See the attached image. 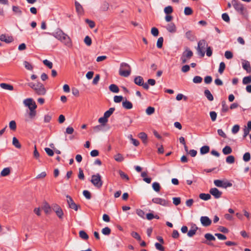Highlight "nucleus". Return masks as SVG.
<instances>
[{
	"instance_id": "obj_1",
	"label": "nucleus",
	"mask_w": 251,
	"mask_h": 251,
	"mask_svg": "<svg viewBox=\"0 0 251 251\" xmlns=\"http://www.w3.org/2000/svg\"><path fill=\"white\" fill-rule=\"evenodd\" d=\"M47 33L53 36L56 39L64 44L66 46L69 48L72 47V42L70 37L60 29L58 28L54 32L51 33Z\"/></svg>"
},
{
	"instance_id": "obj_2",
	"label": "nucleus",
	"mask_w": 251,
	"mask_h": 251,
	"mask_svg": "<svg viewBox=\"0 0 251 251\" xmlns=\"http://www.w3.org/2000/svg\"><path fill=\"white\" fill-rule=\"evenodd\" d=\"M27 85L33 89L35 93L38 95H44L46 93V90L44 86L40 82H38L36 84L30 82L28 83Z\"/></svg>"
},
{
	"instance_id": "obj_3",
	"label": "nucleus",
	"mask_w": 251,
	"mask_h": 251,
	"mask_svg": "<svg viewBox=\"0 0 251 251\" xmlns=\"http://www.w3.org/2000/svg\"><path fill=\"white\" fill-rule=\"evenodd\" d=\"M131 73L130 66L126 63L123 62L120 64L119 75L122 76L127 77Z\"/></svg>"
},
{
	"instance_id": "obj_4",
	"label": "nucleus",
	"mask_w": 251,
	"mask_h": 251,
	"mask_svg": "<svg viewBox=\"0 0 251 251\" xmlns=\"http://www.w3.org/2000/svg\"><path fill=\"white\" fill-rule=\"evenodd\" d=\"M208 47V44L204 40H200L198 44L197 49L198 54L203 57L205 54V49Z\"/></svg>"
},
{
	"instance_id": "obj_5",
	"label": "nucleus",
	"mask_w": 251,
	"mask_h": 251,
	"mask_svg": "<svg viewBox=\"0 0 251 251\" xmlns=\"http://www.w3.org/2000/svg\"><path fill=\"white\" fill-rule=\"evenodd\" d=\"M90 181L97 188H100L103 184L101 176L98 173L92 176Z\"/></svg>"
},
{
	"instance_id": "obj_6",
	"label": "nucleus",
	"mask_w": 251,
	"mask_h": 251,
	"mask_svg": "<svg viewBox=\"0 0 251 251\" xmlns=\"http://www.w3.org/2000/svg\"><path fill=\"white\" fill-rule=\"evenodd\" d=\"M193 55V52L189 48H186L180 57L182 63H186L187 62V60H189Z\"/></svg>"
},
{
	"instance_id": "obj_7",
	"label": "nucleus",
	"mask_w": 251,
	"mask_h": 251,
	"mask_svg": "<svg viewBox=\"0 0 251 251\" xmlns=\"http://www.w3.org/2000/svg\"><path fill=\"white\" fill-rule=\"evenodd\" d=\"M232 6L235 10L239 14H243L245 10V7L243 4L238 1L237 0H232L231 1Z\"/></svg>"
},
{
	"instance_id": "obj_8",
	"label": "nucleus",
	"mask_w": 251,
	"mask_h": 251,
	"mask_svg": "<svg viewBox=\"0 0 251 251\" xmlns=\"http://www.w3.org/2000/svg\"><path fill=\"white\" fill-rule=\"evenodd\" d=\"M152 201L156 204H158L163 206H168L170 202L165 199L159 198H154L152 199Z\"/></svg>"
},
{
	"instance_id": "obj_9",
	"label": "nucleus",
	"mask_w": 251,
	"mask_h": 251,
	"mask_svg": "<svg viewBox=\"0 0 251 251\" xmlns=\"http://www.w3.org/2000/svg\"><path fill=\"white\" fill-rule=\"evenodd\" d=\"M23 103L24 105L25 106L28 107L29 109H32V107H33L34 106L35 107V108H36L37 107V105L35 101H34L33 99L31 98H28L25 99L24 100Z\"/></svg>"
},
{
	"instance_id": "obj_10",
	"label": "nucleus",
	"mask_w": 251,
	"mask_h": 251,
	"mask_svg": "<svg viewBox=\"0 0 251 251\" xmlns=\"http://www.w3.org/2000/svg\"><path fill=\"white\" fill-rule=\"evenodd\" d=\"M67 202L70 208L74 209L75 211H77L78 209L77 205L74 202L72 198L69 195L66 196Z\"/></svg>"
},
{
	"instance_id": "obj_11",
	"label": "nucleus",
	"mask_w": 251,
	"mask_h": 251,
	"mask_svg": "<svg viewBox=\"0 0 251 251\" xmlns=\"http://www.w3.org/2000/svg\"><path fill=\"white\" fill-rule=\"evenodd\" d=\"M209 192L210 194L214 196L215 199L220 198L222 194V192L220 191L216 188H212L210 189Z\"/></svg>"
},
{
	"instance_id": "obj_12",
	"label": "nucleus",
	"mask_w": 251,
	"mask_h": 251,
	"mask_svg": "<svg viewBox=\"0 0 251 251\" xmlns=\"http://www.w3.org/2000/svg\"><path fill=\"white\" fill-rule=\"evenodd\" d=\"M200 221L202 225L204 226H209L212 223L211 220L207 216H201Z\"/></svg>"
},
{
	"instance_id": "obj_13",
	"label": "nucleus",
	"mask_w": 251,
	"mask_h": 251,
	"mask_svg": "<svg viewBox=\"0 0 251 251\" xmlns=\"http://www.w3.org/2000/svg\"><path fill=\"white\" fill-rule=\"evenodd\" d=\"M166 29L170 33H175L176 31V28L175 25L173 23L168 24L166 26Z\"/></svg>"
},
{
	"instance_id": "obj_14",
	"label": "nucleus",
	"mask_w": 251,
	"mask_h": 251,
	"mask_svg": "<svg viewBox=\"0 0 251 251\" xmlns=\"http://www.w3.org/2000/svg\"><path fill=\"white\" fill-rule=\"evenodd\" d=\"M0 40L6 43H9L13 41V39L12 37L6 36L4 34H2L0 36Z\"/></svg>"
},
{
	"instance_id": "obj_15",
	"label": "nucleus",
	"mask_w": 251,
	"mask_h": 251,
	"mask_svg": "<svg viewBox=\"0 0 251 251\" xmlns=\"http://www.w3.org/2000/svg\"><path fill=\"white\" fill-rule=\"evenodd\" d=\"M242 67L248 73L251 72V67L250 62L248 61L244 60L242 62Z\"/></svg>"
},
{
	"instance_id": "obj_16",
	"label": "nucleus",
	"mask_w": 251,
	"mask_h": 251,
	"mask_svg": "<svg viewBox=\"0 0 251 251\" xmlns=\"http://www.w3.org/2000/svg\"><path fill=\"white\" fill-rule=\"evenodd\" d=\"M198 228L196 225L192 226L191 229L187 232L188 236L189 237H193L196 234Z\"/></svg>"
},
{
	"instance_id": "obj_17",
	"label": "nucleus",
	"mask_w": 251,
	"mask_h": 251,
	"mask_svg": "<svg viewBox=\"0 0 251 251\" xmlns=\"http://www.w3.org/2000/svg\"><path fill=\"white\" fill-rule=\"evenodd\" d=\"M122 105L126 109H131L133 107L132 103L126 100L123 101Z\"/></svg>"
},
{
	"instance_id": "obj_18",
	"label": "nucleus",
	"mask_w": 251,
	"mask_h": 251,
	"mask_svg": "<svg viewBox=\"0 0 251 251\" xmlns=\"http://www.w3.org/2000/svg\"><path fill=\"white\" fill-rule=\"evenodd\" d=\"M0 86L1 88H2L3 89L7 90H9V91H12L14 89L13 86L12 85L7 84V83H0Z\"/></svg>"
},
{
	"instance_id": "obj_19",
	"label": "nucleus",
	"mask_w": 251,
	"mask_h": 251,
	"mask_svg": "<svg viewBox=\"0 0 251 251\" xmlns=\"http://www.w3.org/2000/svg\"><path fill=\"white\" fill-rule=\"evenodd\" d=\"M134 83L138 85V86H141L142 84H143V78L142 76H137L135 77L134 80Z\"/></svg>"
},
{
	"instance_id": "obj_20",
	"label": "nucleus",
	"mask_w": 251,
	"mask_h": 251,
	"mask_svg": "<svg viewBox=\"0 0 251 251\" xmlns=\"http://www.w3.org/2000/svg\"><path fill=\"white\" fill-rule=\"evenodd\" d=\"M115 109L114 107L110 108L107 111L104 112L103 116L108 119V118L113 114Z\"/></svg>"
},
{
	"instance_id": "obj_21",
	"label": "nucleus",
	"mask_w": 251,
	"mask_h": 251,
	"mask_svg": "<svg viewBox=\"0 0 251 251\" xmlns=\"http://www.w3.org/2000/svg\"><path fill=\"white\" fill-rule=\"evenodd\" d=\"M204 94L205 96L209 100L212 101L213 100L214 98L213 95H212V94L211 93L210 91L209 90H205Z\"/></svg>"
},
{
	"instance_id": "obj_22",
	"label": "nucleus",
	"mask_w": 251,
	"mask_h": 251,
	"mask_svg": "<svg viewBox=\"0 0 251 251\" xmlns=\"http://www.w3.org/2000/svg\"><path fill=\"white\" fill-rule=\"evenodd\" d=\"M12 10L15 13V14L18 15V16H21L22 14V11L19 6H13Z\"/></svg>"
},
{
	"instance_id": "obj_23",
	"label": "nucleus",
	"mask_w": 251,
	"mask_h": 251,
	"mask_svg": "<svg viewBox=\"0 0 251 251\" xmlns=\"http://www.w3.org/2000/svg\"><path fill=\"white\" fill-rule=\"evenodd\" d=\"M42 209L46 214H49L51 211L50 206L46 202L44 203L43 206L42 207Z\"/></svg>"
},
{
	"instance_id": "obj_24",
	"label": "nucleus",
	"mask_w": 251,
	"mask_h": 251,
	"mask_svg": "<svg viewBox=\"0 0 251 251\" xmlns=\"http://www.w3.org/2000/svg\"><path fill=\"white\" fill-rule=\"evenodd\" d=\"M109 89L110 91L113 93H117L119 92V89L118 87L114 84H111L109 87Z\"/></svg>"
},
{
	"instance_id": "obj_25",
	"label": "nucleus",
	"mask_w": 251,
	"mask_h": 251,
	"mask_svg": "<svg viewBox=\"0 0 251 251\" xmlns=\"http://www.w3.org/2000/svg\"><path fill=\"white\" fill-rule=\"evenodd\" d=\"M209 151H210V148L209 146H202L200 149V153L201 154H204L208 153Z\"/></svg>"
},
{
	"instance_id": "obj_26",
	"label": "nucleus",
	"mask_w": 251,
	"mask_h": 251,
	"mask_svg": "<svg viewBox=\"0 0 251 251\" xmlns=\"http://www.w3.org/2000/svg\"><path fill=\"white\" fill-rule=\"evenodd\" d=\"M75 9L77 13L81 14L83 12V8L81 4L77 1H75Z\"/></svg>"
},
{
	"instance_id": "obj_27",
	"label": "nucleus",
	"mask_w": 251,
	"mask_h": 251,
	"mask_svg": "<svg viewBox=\"0 0 251 251\" xmlns=\"http://www.w3.org/2000/svg\"><path fill=\"white\" fill-rule=\"evenodd\" d=\"M98 122L100 124V125H101L102 126H105V125L107 123L108 119L106 118H105V117L103 116L99 119Z\"/></svg>"
},
{
	"instance_id": "obj_28",
	"label": "nucleus",
	"mask_w": 251,
	"mask_h": 251,
	"mask_svg": "<svg viewBox=\"0 0 251 251\" xmlns=\"http://www.w3.org/2000/svg\"><path fill=\"white\" fill-rule=\"evenodd\" d=\"M199 197L201 200L207 201L211 198V196L209 194L201 193L200 194Z\"/></svg>"
},
{
	"instance_id": "obj_29",
	"label": "nucleus",
	"mask_w": 251,
	"mask_h": 251,
	"mask_svg": "<svg viewBox=\"0 0 251 251\" xmlns=\"http://www.w3.org/2000/svg\"><path fill=\"white\" fill-rule=\"evenodd\" d=\"M23 64L26 70L29 71H32L33 67L31 63L26 61H24L23 62Z\"/></svg>"
},
{
	"instance_id": "obj_30",
	"label": "nucleus",
	"mask_w": 251,
	"mask_h": 251,
	"mask_svg": "<svg viewBox=\"0 0 251 251\" xmlns=\"http://www.w3.org/2000/svg\"><path fill=\"white\" fill-rule=\"evenodd\" d=\"M12 144L18 149L21 148V144L20 143L19 140L15 137L13 138Z\"/></svg>"
},
{
	"instance_id": "obj_31",
	"label": "nucleus",
	"mask_w": 251,
	"mask_h": 251,
	"mask_svg": "<svg viewBox=\"0 0 251 251\" xmlns=\"http://www.w3.org/2000/svg\"><path fill=\"white\" fill-rule=\"evenodd\" d=\"M222 151L224 154L227 155L231 153L232 149L230 147L226 146L223 149Z\"/></svg>"
},
{
	"instance_id": "obj_32",
	"label": "nucleus",
	"mask_w": 251,
	"mask_h": 251,
	"mask_svg": "<svg viewBox=\"0 0 251 251\" xmlns=\"http://www.w3.org/2000/svg\"><path fill=\"white\" fill-rule=\"evenodd\" d=\"M153 189L157 192H158L160 190V185L158 182H154L152 184Z\"/></svg>"
},
{
	"instance_id": "obj_33",
	"label": "nucleus",
	"mask_w": 251,
	"mask_h": 251,
	"mask_svg": "<svg viewBox=\"0 0 251 251\" xmlns=\"http://www.w3.org/2000/svg\"><path fill=\"white\" fill-rule=\"evenodd\" d=\"M79 236L84 240H87L89 238L88 234L83 230H81L79 232Z\"/></svg>"
},
{
	"instance_id": "obj_34",
	"label": "nucleus",
	"mask_w": 251,
	"mask_h": 251,
	"mask_svg": "<svg viewBox=\"0 0 251 251\" xmlns=\"http://www.w3.org/2000/svg\"><path fill=\"white\" fill-rule=\"evenodd\" d=\"M9 127L11 130L13 131L16 130L17 128L16 122L14 120L10 121L9 124Z\"/></svg>"
},
{
	"instance_id": "obj_35",
	"label": "nucleus",
	"mask_w": 251,
	"mask_h": 251,
	"mask_svg": "<svg viewBox=\"0 0 251 251\" xmlns=\"http://www.w3.org/2000/svg\"><path fill=\"white\" fill-rule=\"evenodd\" d=\"M94 133H98L103 130V126L101 125H97L93 127Z\"/></svg>"
},
{
	"instance_id": "obj_36",
	"label": "nucleus",
	"mask_w": 251,
	"mask_h": 251,
	"mask_svg": "<svg viewBox=\"0 0 251 251\" xmlns=\"http://www.w3.org/2000/svg\"><path fill=\"white\" fill-rule=\"evenodd\" d=\"M115 160L117 162H122L124 161V157L121 153H118L114 156Z\"/></svg>"
},
{
	"instance_id": "obj_37",
	"label": "nucleus",
	"mask_w": 251,
	"mask_h": 251,
	"mask_svg": "<svg viewBox=\"0 0 251 251\" xmlns=\"http://www.w3.org/2000/svg\"><path fill=\"white\" fill-rule=\"evenodd\" d=\"M10 173V170L9 168H5L3 169L0 173V175L2 176H8Z\"/></svg>"
},
{
	"instance_id": "obj_38",
	"label": "nucleus",
	"mask_w": 251,
	"mask_h": 251,
	"mask_svg": "<svg viewBox=\"0 0 251 251\" xmlns=\"http://www.w3.org/2000/svg\"><path fill=\"white\" fill-rule=\"evenodd\" d=\"M242 82L244 85L251 83V75L244 77L243 79Z\"/></svg>"
},
{
	"instance_id": "obj_39",
	"label": "nucleus",
	"mask_w": 251,
	"mask_h": 251,
	"mask_svg": "<svg viewBox=\"0 0 251 251\" xmlns=\"http://www.w3.org/2000/svg\"><path fill=\"white\" fill-rule=\"evenodd\" d=\"M155 109L154 107L151 106L148 107L146 110V113L148 115H151L154 113Z\"/></svg>"
},
{
	"instance_id": "obj_40",
	"label": "nucleus",
	"mask_w": 251,
	"mask_h": 251,
	"mask_svg": "<svg viewBox=\"0 0 251 251\" xmlns=\"http://www.w3.org/2000/svg\"><path fill=\"white\" fill-rule=\"evenodd\" d=\"M226 68V65L224 62H222L220 64L218 72L220 74H222L224 72Z\"/></svg>"
},
{
	"instance_id": "obj_41",
	"label": "nucleus",
	"mask_w": 251,
	"mask_h": 251,
	"mask_svg": "<svg viewBox=\"0 0 251 251\" xmlns=\"http://www.w3.org/2000/svg\"><path fill=\"white\" fill-rule=\"evenodd\" d=\"M223 182H224V181L219 180V179H216L214 181V185L218 187L223 188Z\"/></svg>"
},
{
	"instance_id": "obj_42",
	"label": "nucleus",
	"mask_w": 251,
	"mask_h": 251,
	"mask_svg": "<svg viewBox=\"0 0 251 251\" xmlns=\"http://www.w3.org/2000/svg\"><path fill=\"white\" fill-rule=\"evenodd\" d=\"M226 162L228 164H232L235 162V158L233 155L228 156L226 158Z\"/></svg>"
},
{
	"instance_id": "obj_43",
	"label": "nucleus",
	"mask_w": 251,
	"mask_h": 251,
	"mask_svg": "<svg viewBox=\"0 0 251 251\" xmlns=\"http://www.w3.org/2000/svg\"><path fill=\"white\" fill-rule=\"evenodd\" d=\"M204 237L208 241H215V237L210 233H206L204 235Z\"/></svg>"
},
{
	"instance_id": "obj_44",
	"label": "nucleus",
	"mask_w": 251,
	"mask_h": 251,
	"mask_svg": "<svg viewBox=\"0 0 251 251\" xmlns=\"http://www.w3.org/2000/svg\"><path fill=\"white\" fill-rule=\"evenodd\" d=\"M163 43V38L162 37H159L157 41L156 46L159 49H160L162 47Z\"/></svg>"
},
{
	"instance_id": "obj_45",
	"label": "nucleus",
	"mask_w": 251,
	"mask_h": 251,
	"mask_svg": "<svg viewBox=\"0 0 251 251\" xmlns=\"http://www.w3.org/2000/svg\"><path fill=\"white\" fill-rule=\"evenodd\" d=\"M184 13L185 15H190L192 14L193 10L190 7H186L184 8Z\"/></svg>"
},
{
	"instance_id": "obj_46",
	"label": "nucleus",
	"mask_w": 251,
	"mask_h": 251,
	"mask_svg": "<svg viewBox=\"0 0 251 251\" xmlns=\"http://www.w3.org/2000/svg\"><path fill=\"white\" fill-rule=\"evenodd\" d=\"M186 38L190 41H193L194 40V36L193 35L191 31H188L186 33Z\"/></svg>"
},
{
	"instance_id": "obj_47",
	"label": "nucleus",
	"mask_w": 251,
	"mask_h": 251,
	"mask_svg": "<svg viewBox=\"0 0 251 251\" xmlns=\"http://www.w3.org/2000/svg\"><path fill=\"white\" fill-rule=\"evenodd\" d=\"M101 232L104 235H108L110 234L111 229L108 227H105L102 229Z\"/></svg>"
},
{
	"instance_id": "obj_48",
	"label": "nucleus",
	"mask_w": 251,
	"mask_h": 251,
	"mask_svg": "<svg viewBox=\"0 0 251 251\" xmlns=\"http://www.w3.org/2000/svg\"><path fill=\"white\" fill-rule=\"evenodd\" d=\"M202 80V77L200 76H195L193 79V81L194 83H200Z\"/></svg>"
},
{
	"instance_id": "obj_49",
	"label": "nucleus",
	"mask_w": 251,
	"mask_h": 251,
	"mask_svg": "<svg viewBox=\"0 0 251 251\" xmlns=\"http://www.w3.org/2000/svg\"><path fill=\"white\" fill-rule=\"evenodd\" d=\"M55 213H56V215L57 216V217L59 219H63L64 213H63V211L62 209H61V208L60 209H59L58 210H57L56 212H55Z\"/></svg>"
},
{
	"instance_id": "obj_50",
	"label": "nucleus",
	"mask_w": 251,
	"mask_h": 251,
	"mask_svg": "<svg viewBox=\"0 0 251 251\" xmlns=\"http://www.w3.org/2000/svg\"><path fill=\"white\" fill-rule=\"evenodd\" d=\"M131 235L135 239H137V240L138 241H141V236L139 235V234L136 232H135V231H132L131 233Z\"/></svg>"
},
{
	"instance_id": "obj_51",
	"label": "nucleus",
	"mask_w": 251,
	"mask_h": 251,
	"mask_svg": "<svg viewBox=\"0 0 251 251\" xmlns=\"http://www.w3.org/2000/svg\"><path fill=\"white\" fill-rule=\"evenodd\" d=\"M164 12L166 14H170L173 12V8L171 6H168L164 8Z\"/></svg>"
},
{
	"instance_id": "obj_52",
	"label": "nucleus",
	"mask_w": 251,
	"mask_h": 251,
	"mask_svg": "<svg viewBox=\"0 0 251 251\" xmlns=\"http://www.w3.org/2000/svg\"><path fill=\"white\" fill-rule=\"evenodd\" d=\"M151 33L154 37L157 36L159 34V31H158V29L154 27H152L151 29Z\"/></svg>"
},
{
	"instance_id": "obj_53",
	"label": "nucleus",
	"mask_w": 251,
	"mask_h": 251,
	"mask_svg": "<svg viewBox=\"0 0 251 251\" xmlns=\"http://www.w3.org/2000/svg\"><path fill=\"white\" fill-rule=\"evenodd\" d=\"M84 43L88 46H90L92 44V40L90 37L88 36H86L84 40Z\"/></svg>"
},
{
	"instance_id": "obj_54",
	"label": "nucleus",
	"mask_w": 251,
	"mask_h": 251,
	"mask_svg": "<svg viewBox=\"0 0 251 251\" xmlns=\"http://www.w3.org/2000/svg\"><path fill=\"white\" fill-rule=\"evenodd\" d=\"M139 137L144 142L147 139V135L144 132H141L139 134Z\"/></svg>"
},
{
	"instance_id": "obj_55",
	"label": "nucleus",
	"mask_w": 251,
	"mask_h": 251,
	"mask_svg": "<svg viewBox=\"0 0 251 251\" xmlns=\"http://www.w3.org/2000/svg\"><path fill=\"white\" fill-rule=\"evenodd\" d=\"M209 114L212 121H215L217 116V113L215 111H211Z\"/></svg>"
},
{
	"instance_id": "obj_56",
	"label": "nucleus",
	"mask_w": 251,
	"mask_h": 251,
	"mask_svg": "<svg viewBox=\"0 0 251 251\" xmlns=\"http://www.w3.org/2000/svg\"><path fill=\"white\" fill-rule=\"evenodd\" d=\"M243 160L248 162L251 159V154L249 152H246L243 157Z\"/></svg>"
},
{
	"instance_id": "obj_57",
	"label": "nucleus",
	"mask_w": 251,
	"mask_h": 251,
	"mask_svg": "<svg viewBox=\"0 0 251 251\" xmlns=\"http://www.w3.org/2000/svg\"><path fill=\"white\" fill-rule=\"evenodd\" d=\"M43 63L50 69H51L52 67V63L47 59L43 60Z\"/></svg>"
},
{
	"instance_id": "obj_58",
	"label": "nucleus",
	"mask_w": 251,
	"mask_h": 251,
	"mask_svg": "<svg viewBox=\"0 0 251 251\" xmlns=\"http://www.w3.org/2000/svg\"><path fill=\"white\" fill-rule=\"evenodd\" d=\"M225 56L227 59H231L233 57V54L230 51H226L225 53Z\"/></svg>"
},
{
	"instance_id": "obj_59",
	"label": "nucleus",
	"mask_w": 251,
	"mask_h": 251,
	"mask_svg": "<svg viewBox=\"0 0 251 251\" xmlns=\"http://www.w3.org/2000/svg\"><path fill=\"white\" fill-rule=\"evenodd\" d=\"M173 203L175 205H178L180 203L181 200L179 197H174L173 198Z\"/></svg>"
},
{
	"instance_id": "obj_60",
	"label": "nucleus",
	"mask_w": 251,
	"mask_h": 251,
	"mask_svg": "<svg viewBox=\"0 0 251 251\" xmlns=\"http://www.w3.org/2000/svg\"><path fill=\"white\" fill-rule=\"evenodd\" d=\"M123 97L122 96H115L114 97V101L116 103H119L122 101Z\"/></svg>"
},
{
	"instance_id": "obj_61",
	"label": "nucleus",
	"mask_w": 251,
	"mask_h": 251,
	"mask_svg": "<svg viewBox=\"0 0 251 251\" xmlns=\"http://www.w3.org/2000/svg\"><path fill=\"white\" fill-rule=\"evenodd\" d=\"M35 109H36L35 107L34 106L33 107H32V109H29L30 112H29V115L31 118H33L35 116V115H36V111H35Z\"/></svg>"
},
{
	"instance_id": "obj_62",
	"label": "nucleus",
	"mask_w": 251,
	"mask_h": 251,
	"mask_svg": "<svg viewBox=\"0 0 251 251\" xmlns=\"http://www.w3.org/2000/svg\"><path fill=\"white\" fill-rule=\"evenodd\" d=\"M83 195L88 200L90 199L91 198V193L88 190H84L83 192Z\"/></svg>"
},
{
	"instance_id": "obj_63",
	"label": "nucleus",
	"mask_w": 251,
	"mask_h": 251,
	"mask_svg": "<svg viewBox=\"0 0 251 251\" xmlns=\"http://www.w3.org/2000/svg\"><path fill=\"white\" fill-rule=\"evenodd\" d=\"M86 23H87L90 28H93L95 26V23L94 21L90 20L89 19H86L85 20Z\"/></svg>"
},
{
	"instance_id": "obj_64",
	"label": "nucleus",
	"mask_w": 251,
	"mask_h": 251,
	"mask_svg": "<svg viewBox=\"0 0 251 251\" xmlns=\"http://www.w3.org/2000/svg\"><path fill=\"white\" fill-rule=\"evenodd\" d=\"M222 18L226 22H229L230 21L229 17L227 13H223L222 15Z\"/></svg>"
}]
</instances>
